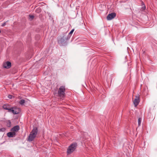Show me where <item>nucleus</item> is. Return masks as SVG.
<instances>
[{
  "label": "nucleus",
  "mask_w": 157,
  "mask_h": 157,
  "mask_svg": "<svg viewBox=\"0 0 157 157\" xmlns=\"http://www.w3.org/2000/svg\"><path fill=\"white\" fill-rule=\"evenodd\" d=\"M37 132V128L36 127H34L28 137V141L29 142L33 141L36 137Z\"/></svg>",
  "instance_id": "obj_1"
},
{
  "label": "nucleus",
  "mask_w": 157,
  "mask_h": 157,
  "mask_svg": "<svg viewBox=\"0 0 157 157\" xmlns=\"http://www.w3.org/2000/svg\"><path fill=\"white\" fill-rule=\"evenodd\" d=\"M68 38L65 35L62 37L58 38V43L60 46H65L67 44V41Z\"/></svg>",
  "instance_id": "obj_2"
},
{
  "label": "nucleus",
  "mask_w": 157,
  "mask_h": 157,
  "mask_svg": "<svg viewBox=\"0 0 157 157\" xmlns=\"http://www.w3.org/2000/svg\"><path fill=\"white\" fill-rule=\"evenodd\" d=\"M77 147V144L76 143H74L71 144L68 147L67 150V153L68 154L71 153L75 151Z\"/></svg>",
  "instance_id": "obj_3"
},
{
  "label": "nucleus",
  "mask_w": 157,
  "mask_h": 157,
  "mask_svg": "<svg viewBox=\"0 0 157 157\" xmlns=\"http://www.w3.org/2000/svg\"><path fill=\"white\" fill-rule=\"evenodd\" d=\"M65 86H61L59 89L58 94L59 96L62 98H64L65 96Z\"/></svg>",
  "instance_id": "obj_4"
},
{
  "label": "nucleus",
  "mask_w": 157,
  "mask_h": 157,
  "mask_svg": "<svg viewBox=\"0 0 157 157\" xmlns=\"http://www.w3.org/2000/svg\"><path fill=\"white\" fill-rule=\"evenodd\" d=\"M116 16V14L114 13H112L109 14L107 17L108 20H110L114 18Z\"/></svg>",
  "instance_id": "obj_5"
},
{
  "label": "nucleus",
  "mask_w": 157,
  "mask_h": 157,
  "mask_svg": "<svg viewBox=\"0 0 157 157\" xmlns=\"http://www.w3.org/2000/svg\"><path fill=\"white\" fill-rule=\"evenodd\" d=\"M136 98L134 100L133 102L135 107H136L139 104L140 102L139 96H136Z\"/></svg>",
  "instance_id": "obj_6"
},
{
  "label": "nucleus",
  "mask_w": 157,
  "mask_h": 157,
  "mask_svg": "<svg viewBox=\"0 0 157 157\" xmlns=\"http://www.w3.org/2000/svg\"><path fill=\"white\" fill-rule=\"evenodd\" d=\"M3 67L5 68H9L11 67V63L9 61H7L3 64Z\"/></svg>",
  "instance_id": "obj_7"
},
{
  "label": "nucleus",
  "mask_w": 157,
  "mask_h": 157,
  "mask_svg": "<svg viewBox=\"0 0 157 157\" xmlns=\"http://www.w3.org/2000/svg\"><path fill=\"white\" fill-rule=\"evenodd\" d=\"M16 134V133L12 131L8 132L7 133V136L9 137H14Z\"/></svg>",
  "instance_id": "obj_8"
},
{
  "label": "nucleus",
  "mask_w": 157,
  "mask_h": 157,
  "mask_svg": "<svg viewBox=\"0 0 157 157\" xmlns=\"http://www.w3.org/2000/svg\"><path fill=\"white\" fill-rule=\"evenodd\" d=\"M20 128L19 126L18 125H17L14 126L13 128H12L11 131H12L14 132H17L19 130Z\"/></svg>",
  "instance_id": "obj_9"
},
{
  "label": "nucleus",
  "mask_w": 157,
  "mask_h": 157,
  "mask_svg": "<svg viewBox=\"0 0 157 157\" xmlns=\"http://www.w3.org/2000/svg\"><path fill=\"white\" fill-rule=\"evenodd\" d=\"M11 112L14 114H17L19 113V112L17 111L16 109H13V108H10V110L9 112Z\"/></svg>",
  "instance_id": "obj_10"
},
{
  "label": "nucleus",
  "mask_w": 157,
  "mask_h": 157,
  "mask_svg": "<svg viewBox=\"0 0 157 157\" xmlns=\"http://www.w3.org/2000/svg\"><path fill=\"white\" fill-rule=\"evenodd\" d=\"M3 108L4 109L8 110V112H9L10 110V109L9 106L6 105H4L3 106Z\"/></svg>",
  "instance_id": "obj_11"
},
{
  "label": "nucleus",
  "mask_w": 157,
  "mask_h": 157,
  "mask_svg": "<svg viewBox=\"0 0 157 157\" xmlns=\"http://www.w3.org/2000/svg\"><path fill=\"white\" fill-rule=\"evenodd\" d=\"M25 101L24 100H21L19 101V103L21 105H23L25 103Z\"/></svg>",
  "instance_id": "obj_12"
},
{
  "label": "nucleus",
  "mask_w": 157,
  "mask_h": 157,
  "mask_svg": "<svg viewBox=\"0 0 157 157\" xmlns=\"http://www.w3.org/2000/svg\"><path fill=\"white\" fill-rule=\"evenodd\" d=\"M11 122L10 120H8L7 122V126L8 127H10L11 126Z\"/></svg>",
  "instance_id": "obj_13"
},
{
  "label": "nucleus",
  "mask_w": 157,
  "mask_h": 157,
  "mask_svg": "<svg viewBox=\"0 0 157 157\" xmlns=\"http://www.w3.org/2000/svg\"><path fill=\"white\" fill-rule=\"evenodd\" d=\"M141 118H139L138 119V121L139 126H140V124L141 123Z\"/></svg>",
  "instance_id": "obj_14"
},
{
  "label": "nucleus",
  "mask_w": 157,
  "mask_h": 157,
  "mask_svg": "<svg viewBox=\"0 0 157 157\" xmlns=\"http://www.w3.org/2000/svg\"><path fill=\"white\" fill-rule=\"evenodd\" d=\"M142 10H144L146 8L144 4H143L142 5Z\"/></svg>",
  "instance_id": "obj_15"
},
{
  "label": "nucleus",
  "mask_w": 157,
  "mask_h": 157,
  "mask_svg": "<svg viewBox=\"0 0 157 157\" xmlns=\"http://www.w3.org/2000/svg\"><path fill=\"white\" fill-rule=\"evenodd\" d=\"M29 17L30 18H31L32 20L34 18V16L33 15H29Z\"/></svg>",
  "instance_id": "obj_16"
},
{
  "label": "nucleus",
  "mask_w": 157,
  "mask_h": 157,
  "mask_svg": "<svg viewBox=\"0 0 157 157\" xmlns=\"http://www.w3.org/2000/svg\"><path fill=\"white\" fill-rule=\"evenodd\" d=\"M74 31V29H72L71 31L69 33V34H71L73 33V32Z\"/></svg>",
  "instance_id": "obj_17"
},
{
  "label": "nucleus",
  "mask_w": 157,
  "mask_h": 157,
  "mask_svg": "<svg viewBox=\"0 0 157 157\" xmlns=\"http://www.w3.org/2000/svg\"><path fill=\"white\" fill-rule=\"evenodd\" d=\"M13 96L11 95H9L8 96V98H10V99H11L12 98Z\"/></svg>",
  "instance_id": "obj_18"
},
{
  "label": "nucleus",
  "mask_w": 157,
  "mask_h": 157,
  "mask_svg": "<svg viewBox=\"0 0 157 157\" xmlns=\"http://www.w3.org/2000/svg\"><path fill=\"white\" fill-rule=\"evenodd\" d=\"M6 23H5H5H3V24H2V26H4L6 25Z\"/></svg>",
  "instance_id": "obj_19"
},
{
  "label": "nucleus",
  "mask_w": 157,
  "mask_h": 157,
  "mask_svg": "<svg viewBox=\"0 0 157 157\" xmlns=\"http://www.w3.org/2000/svg\"><path fill=\"white\" fill-rule=\"evenodd\" d=\"M2 130H3L2 128L0 129V132L2 131Z\"/></svg>",
  "instance_id": "obj_20"
},
{
  "label": "nucleus",
  "mask_w": 157,
  "mask_h": 157,
  "mask_svg": "<svg viewBox=\"0 0 157 157\" xmlns=\"http://www.w3.org/2000/svg\"><path fill=\"white\" fill-rule=\"evenodd\" d=\"M141 4H142V5H142L143 4H144V2H142Z\"/></svg>",
  "instance_id": "obj_21"
},
{
  "label": "nucleus",
  "mask_w": 157,
  "mask_h": 157,
  "mask_svg": "<svg viewBox=\"0 0 157 157\" xmlns=\"http://www.w3.org/2000/svg\"><path fill=\"white\" fill-rule=\"evenodd\" d=\"M1 32V31L0 30V33Z\"/></svg>",
  "instance_id": "obj_22"
}]
</instances>
